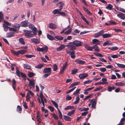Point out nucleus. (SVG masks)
Returning a JSON list of instances; mask_svg holds the SVG:
<instances>
[{"mask_svg":"<svg viewBox=\"0 0 125 125\" xmlns=\"http://www.w3.org/2000/svg\"><path fill=\"white\" fill-rule=\"evenodd\" d=\"M23 31L25 33V35L27 38L33 37L32 34L31 33L32 32V31L25 30H23Z\"/></svg>","mask_w":125,"mask_h":125,"instance_id":"f257e3e1","label":"nucleus"},{"mask_svg":"<svg viewBox=\"0 0 125 125\" xmlns=\"http://www.w3.org/2000/svg\"><path fill=\"white\" fill-rule=\"evenodd\" d=\"M16 73L19 77L21 76L22 78H25L26 77V74L21 72H20L19 70H18L17 68H16Z\"/></svg>","mask_w":125,"mask_h":125,"instance_id":"f03ea898","label":"nucleus"},{"mask_svg":"<svg viewBox=\"0 0 125 125\" xmlns=\"http://www.w3.org/2000/svg\"><path fill=\"white\" fill-rule=\"evenodd\" d=\"M66 46L68 48H69L70 50H74L76 49V48L73 42H70L68 43V45H66Z\"/></svg>","mask_w":125,"mask_h":125,"instance_id":"7ed1b4c3","label":"nucleus"},{"mask_svg":"<svg viewBox=\"0 0 125 125\" xmlns=\"http://www.w3.org/2000/svg\"><path fill=\"white\" fill-rule=\"evenodd\" d=\"M73 42V43L74 44L75 47H79L82 46L83 44L82 42L78 41H74Z\"/></svg>","mask_w":125,"mask_h":125,"instance_id":"20e7f679","label":"nucleus"},{"mask_svg":"<svg viewBox=\"0 0 125 125\" xmlns=\"http://www.w3.org/2000/svg\"><path fill=\"white\" fill-rule=\"evenodd\" d=\"M88 76V74L87 73H84L80 74L79 77L80 79H83L87 77Z\"/></svg>","mask_w":125,"mask_h":125,"instance_id":"39448f33","label":"nucleus"},{"mask_svg":"<svg viewBox=\"0 0 125 125\" xmlns=\"http://www.w3.org/2000/svg\"><path fill=\"white\" fill-rule=\"evenodd\" d=\"M104 33V30H102L100 31L95 33L94 35V38H97L100 36H102V35L103 34V33Z\"/></svg>","mask_w":125,"mask_h":125,"instance_id":"423d86ee","label":"nucleus"},{"mask_svg":"<svg viewBox=\"0 0 125 125\" xmlns=\"http://www.w3.org/2000/svg\"><path fill=\"white\" fill-rule=\"evenodd\" d=\"M29 23L28 22L26 21H22L21 22L20 25L22 27H27Z\"/></svg>","mask_w":125,"mask_h":125,"instance_id":"0eeeda50","label":"nucleus"},{"mask_svg":"<svg viewBox=\"0 0 125 125\" xmlns=\"http://www.w3.org/2000/svg\"><path fill=\"white\" fill-rule=\"evenodd\" d=\"M51 68L50 67H48L44 68L43 70V72L44 73H50L51 74Z\"/></svg>","mask_w":125,"mask_h":125,"instance_id":"6e6552de","label":"nucleus"},{"mask_svg":"<svg viewBox=\"0 0 125 125\" xmlns=\"http://www.w3.org/2000/svg\"><path fill=\"white\" fill-rule=\"evenodd\" d=\"M112 35L109 33H103L102 36L103 38H108L111 37H112Z\"/></svg>","mask_w":125,"mask_h":125,"instance_id":"1a4fd4ad","label":"nucleus"},{"mask_svg":"<svg viewBox=\"0 0 125 125\" xmlns=\"http://www.w3.org/2000/svg\"><path fill=\"white\" fill-rule=\"evenodd\" d=\"M124 15L125 14H124L120 12L117 14V16L119 18L124 20L125 18V16Z\"/></svg>","mask_w":125,"mask_h":125,"instance_id":"9d476101","label":"nucleus"},{"mask_svg":"<svg viewBox=\"0 0 125 125\" xmlns=\"http://www.w3.org/2000/svg\"><path fill=\"white\" fill-rule=\"evenodd\" d=\"M67 65V62H66L65 64L63 65L62 67V69L61 70L59 73V74H61L64 72Z\"/></svg>","mask_w":125,"mask_h":125,"instance_id":"9b49d317","label":"nucleus"},{"mask_svg":"<svg viewBox=\"0 0 125 125\" xmlns=\"http://www.w3.org/2000/svg\"><path fill=\"white\" fill-rule=\"evenodd\" d=\"M6 37L7 38H10L15 36V33L10 32L7 33Z\"/></svg>","mask_w":125,"mask_h":125,"instance_id":"f8f14e48","label":"nucleus"},{"mask_svg":"<svg viewBox=\"0 0 125 125\" xmlns=\"http://www.w3.org/2000/svg\"><path fill=\"white\" fill-rule=\"evenodd\" d=\"M49 27L52 29H55L56 28V25L54 24L51 23L49 24Z\"/></svg>","mask_w":125,"mask_h":125,"instance_id":"ddd939ff","label":"nucleus"},{"mask_svg":"<svg viewBox=\"0 0 125 125\" xmlns=\"http://www.w3.org/2000/svg\"><path fill=\"white\" fill-rule=\"evenodd\" d=\"M31 41L33 43L36 44L40 43V42L39 40L37 39L32 38L31 39Z\"/></svg>","mask_w":125,"mask_h":125,"instance_id":"4468645a","label":"nucleus"},{"mask_svg":"<svg viewBox=\"0 0 125 125\" xmlns=\"http://www.w3.org/2000/svg\"><path fill=\"white\" fill-rule=\"evenodd\" d=\"M35 81L34 80H32L31 82H29V85L32 86L33 88H35Z\"/></svg>","mask_w":125,"mask_h":125,"instance_id":"2eb2a0df","label":"nucleus"},{"mask_svg":"<svg viewBox=\"0 0 125 125\" xmlns=\"http://www.w3.org/2000/svg\"><path fill=\"white\" fill-rule=\"evenodd\" d=\"M92 44L99 45L100 42L99 40L96 39H94L92 40Z\"/></svg>","mask_w":125,"mask_h":125,"instance_id":"dca6fc26","label":"nucleus"},{"mask_svg":"<svg viewBox=\"0 0 125 125\" xmlns=\"http://www.w3.org/2000/svg\"><path fill=\"white\" fill-rule=\"evenodd\" d=\"M75 62H76L78 64H84L85 62L83 61L79 60L78 59L75 61Z\"/></svg>","mask_w":125,"mask_h":125,"instance_id":"f3484780","label":"nucleus"},{"mask_svg":"<svg viewBox=\"0 0 125 125\" xmlns=\"http://www.w3.org/2000/svg\"><path fill=\"white\" fill-rule=\"evenodd\" d=\"M23 66L25 69H30L31 68V66L28 64H23Z\"/></svg>","mask_w":125,"mask_h":125,"instance_id":"a211bd4d","label":"nucleus"},{"mask_svg":"<svg viewBox=\"0 0 125 125\" xmlns=\"http://www.w3.org/2000/svg\"><path fill=\"white\" fill-rule=\"evenodd\" d=\"M63 118L66 121H70L71 120V118L70 117L67 115H64L63 116Z\"/></svg>","mask_w":125,"mask_h":125,"instance_id":"6ab92c4d","label":"nucleus"},{"mask_svg":"<svg viewBox=\"0 0 125 125\" xmlns=\"http://www.w3.org/2000/svg\"><path fill=\"white\" fill-rule=\"evenodd\" d=\"M65 47V46L64 45H62L57 48V51H60L62 49H64Z\"/></svg>","mask_w":125,"mask_h":125,"instance_id":"aec40b11","label":"nucleus"},{"mask_svg":"<svg viewBox=\"0 0 125 125\" xmlns=\"http://www.w3.org/2000/svg\"><path fill=\"white\" fill-rule=\"evenodd\" d=\"M93 50L94 49L95 51L99 52V47L96 45H94L92 46Z\"/></svg>","mask_w":125,"mask_h":125,"instance_id":"412c9836","label":"nucleus"},{"mask_svg":"<svg viewBox=\"0 0 125 125\" xmlns=\"http://www.w3.org/2000/svg\"><path fill=\"white\" fill-rule=\"evenodd\" d=\"M113 6L111 4H109L106 7V8L108 10H112Z\"/></svg>","mask_w":125,"mask_h":125,"instance_id":"4be33fe9","label":"nucleus"},{"mask_svg":"<svg viewBox=\"0 0 125 125\" xmlns=\"http://www.w3.org/2000/svg\"><path fill=\"white\" fill-rule=\"evenodd\" d=\"M47 37L49 40L51 41H53L55 40L54 37L52 36L49 34H48L47 35Z\"/></svg>","mask_w":125,"mask_h":125,"instance_id":"5701e85b","label":"nucleus"},{"mask_svg":"<svg viewBox=\"0 0 125 125\" xmlns=\"http://www.w3.org/2000/svg\"><path fill=\"white\" fill-rule=\"evenodd\" d=\"M115 87L114 86H108L107 88L108 91L110 92H111L112 90H114Z\"/></svg>","mask_w":125,"mask_h":125,"instance_id":"b1692460","label":"nucleus"},{"mask_svg":"<svg viewBox=\"0 0 125 125\" xmlns=\"http://www.w3.org/2000/svg\"><path fill=\"white\" fill-rule=\"evenodd\" d=\"M59 4L60 5L59 7V11H61L62 8L63 6L64 5V3L62 1L59 2Z\"/></svg>","mask_w":125,"mask_h":125,"instance_id":"393cba45","label":"nucleus"},{"mask_svg":"<svg viewBox=\"0 0 125 125\" xmlns=\"http://www.w3.org/2000/svg\"><path fill=\"white\" fill-rule=\"evenodd\" d=\"M85 48L88 51H93L92 47H91L87 45H86L85 46Z\"/></svg>","mask_w":125,"mask_h":125,"instance_id":"a878e982","label":"nucleus"},{"mask_svg":"<svg viewBox=\"0 0 125 125\" xmlns=\"http://www.w3.org/2000/svg\"><path fill=\"white\" fill-rule=\"evenodd\" d=\"M115 84L116 86H124L125 84L122 82H120L116 83Z\"/></svg>","mask_w":125,"mask_h":125,"instance_id":"bb28decb","label":"nucleus"},{"mask_svg":"<svg viewBox=\"0 0 125 125\" xmlns=\"http://www.w3.org/2000/svg\"><path fill=\"white\" fill-rule=\"evenodd\" d=\"M19 40L20 43L23 45H24L25 44V42L23 38H19Z\"/></svg>","mask_w":125,"mask_h":125,"instance_id":"cd10ccee","label":"nucleus"},{"mask_svg":"<svg viewBox=\"0 0 125 125\" xmlns=\"http://www.w3.org/2000/svg\"><path fill=\"white\" fill-rule=\"evenodd\" d=\"M89 110V108H85L84 107H83V108H80L79 109V110L81 111H87Z\"/></svg>","mask_w":125,"mask_h":125,"instance_id":"c85d7f7f","label":"nucleus"},{"mask_svg":"<svg viewBox=\"0 0 125 125\" xmlns=\"http://www.w3.org/2000/svg\"><path fill=\"white\" fill-rule=\"evenodd\" d=\"M75 52V51L74 50H73L71 52L70 54L72 58H75V56L74 55Z\"/></svg>","mask_w":125,"mask_h":125,"instance_id":"c756f323","label":"nucleus"},{"mask_svg":"<svg viewBox=\"0 0 125 125\" xmlns=\"http://www.w3.org/2000/svg\"><path fill=\"white\" fill-rule=\"evenodd\" d=\"M55 38L61 41L62 40L63 38V37L60 36H55Z\"/></svg>","mask_w":125,"mask_h":125,"instance_id":"7c9ffc66","label":"nucleus"},{"mask_svg":"<svg viewBox=\"0 0 125 125\" xmlns=\"http://www.w3.org/2000/svg\"><path fill=\"white\" fill-rule=\"evenodd\" d=\"M37 29L36 28H34L33 29L32 32L33 33V36L37 34Z\"/></svg>","mask_w":125,"mask_h":125,"instance_id":"2f4dec72","label":"nucleus"},{"mask_svg":"<svg viewBox=\"0 0 125 125\" xmlns=\"http://www.w3.org/2000/svg\"><path fill=\"white\" fill-rule=\"evenodd\" d=\"M36 118L37 121L39 122V123H40L41 122V119H40L39 115V113L37 114V115L36 116Z\"/></svg>","mask_w":125,"mask_h":125,"instance_id":"473e14b6","label":"nucleus"},{"mask_svg":"<svg viewBox=\"0 0 125 125\" xmlns=\"http://www.w3.org/2000/svg\"><path fill=\"white\" fill-rule=\"evenodd\" d=\"M80 99V98L79 97V96L78 95L76 97V100L74 103V104H76L78 103L79 102Z\"/></svg>","mask_w":125,"mask_h":125,"instance_id":"72a5a7b5","label":"nucleus"},{"mask_svg":"<svg viewBox=\"0 0 125 125\" xmlns=\"http://www.w3.org/2000/svg\"><path fill=\"white\" fill-rule=\"evenodd\" d=\"M117 65L120 68H125V65L124 64H121L120 63H117Z\"/></svg>","mask_w":125,"mask_h":125,"instance_id":"f704fd0d","label":"nucleus"},{"mask_svg":"<svg viewBox=\"0 0 125 125\" xmlns=\"http://www.w3.org/2000/svg\"><path fill=\"white\" fill-rule=\"evenodd\" d=\"M11 52L12 53H13L14 55L18 56L19 54V51H18L17 52L14 51L12 50H11Z\"/></svg>","mask_w":125,"mask_h":125,"instance_id":"c9c22d12","label":"nucleus"},{"mask_svg":"<svg viewBox=\"0 0 125 125\" xmlns=\"http://www.w3.org/2000/svg\"><path fill=\"white\" fill-rule=\"evenodd\" d=\"M22 110V109L21 107L19 105H18L17 106V111L19 113H21Z\"/></svg>","mask_w":125,"mask_h":125,"instance_id":"e433bc0d","label":"nucleus"},{"mask_svg":"<svg viewBox=\"0 0 125 125\" xmlns=\"http://www.w3.org/2000/svg\"><path fill=\"white\" fill-rule=\"evenodd\" d=\"M13 26L15 28H17L18 29H19L20 27L19 25L17 23L14 24L13 25Z\"/></svg>","mask_w":125,"mask_h":125,"instance_id":"4c0bfd02","label":"nucleus"},{"mask_svg":"<svg viewBox=\"0 0 125 125\" xmlns=\"http://www.w3.org/2000/svg\"><path fill=\"white\" fill-rule=\"evenodd\" d=\"M51 101L53 104L55 106V107L56 108H58V105L57 103L54 101L52 100H51Z\"/></svg>","mask_w":125,"mask_h":125,"instance_id":"58836bf2","label":"nucleus"},{"mask_svg":"<svg viewBox=\"0 0 125 125\" xmlns=\"http://www.w3.org/2000/svg\"><path fill=\"white\" fill-rule=\"evenodd\" d=\"M35 74L33 73L29 72L28 76L29 77H32Z\"/></svg>","mask_w":125,"mask_h":125,"instance_id":"ea45409f","label":"nucleus"},{"mask_svg":"<svg viewBox=\"0 0 125 125\" xmlns=\"http://www.w3.org/2000/svg\"><path fill=\"white\" fill-rule=\"evenodd\" d=\"M75 111V110H72L71 111L69 112L68 113L67 115L70 116H71L74 114Z\"/></svg>","mask_w":125,"mask_h":125,"instance_id":"a19ab883","label":"nucleus"},{"mask_svg":"<svg viewBox=\"0 0 125 125\" xmlns=\"http://www.w3.org/2000/svg\"><path fill=\"white\" fill-rule=\"evenodd\" d=\"M81 90V89L80 88L76 90L75 92H74L73 93V95H75L76 94H77L79 93V92L80 90Z\"/></svg>","mask_w":125,"mask_h":125,"instance_id":"79ce46f5","label":"nucleus"},{"mask_svg":"<svg viewBox=\"0 0 125 125\" xmlns=\"http://www.w3.org/2000/svg\"><path fill=\"white\" fill-rule=\"evenodd\" d=\"M59 11H59V9H56L54 10L53 11L52 13L54 14H56L57 13L59 14L58 12H60Z\"/></svg>","mask_w":125,"mask_h":125,"instance_id":"37998d69","label":"nucleus"},{"mask_svg":"<svg viewBox=\"0 0 125 125\" xmlns=\"http://www.w3.org/2000/svg\"><path fill=\"white\" fill-rule=\"evenodd\" d=\"M52 115L54 119L55 120H57L58 118V116L55 114H52Z\"/></svg>","mask_w":125,"mask_h":125,"instance_id":"c03bdc74","label":"nucleus"},{"mask_svg":"<svg viewBox=\"0 0 125 125\" xmlns=\"http://www.w3.org/2000/svg\"><path fill=\"white\" fill-rule=\"evenodd\" d=\"M26 98V100L27 102H28V101L30 99V95L29 94V93L28 92L27 93Z\"/></svg>","mask_w":125,"mask_h":125,"instance_id":"a18cd8bd","label":"nucleus"},{"mask_svg":"<svg viewBox=\"0 0 125 125\" xmlns=\"http://www.w3.org/2000/svg\"><path fill=\"white\" fill-rule=\"evenodd\" d=\"M78 71L77 69H74L72 71L71 74H75Z\"/></svg>","mask_w":125,"mask_h":125,"instance_id":"49530a36","label":"nucleus"},{"mask_svg":"<svg viewBox=\"0 0 125 125\" xmlns=\"http://www.w3.org/2000/svg\"><path fill=\"white\" fill-rule=\"evenodd\" d=\"M94 54L97 56L100 57H103V55L100 53H94Z\"/></svg>","mask_w":125,"mask_h":125,"instance_id":"de8ad7c7","label":"nucleus"},{"mask_svg":"<svg viewBox=\"0 0 125 125\" xmlns=\"http://www.w3.org/2000/svg\"><path fill=\"white\" fill-rule=\"evenodd\" d=\"M74 108L73 106H67L66 108H64L65 110H68L70 109H71Z\"/></svg>","mask_w":125,"mask_h":125,"instance_id":"09e8293b","label":"nucleus"},{"mask_svg":"<svg viewBox=\"0 0 125 125\" xmlns=\"http://www.w3.org/2000/svg\"><path fill=\"white\" fill-rule=\"evenodd\" d=\"M19 54H23L25 53L26 51V50H19Z\"/></svg>","mask_w":125,"mask_h":125,"instance_id":"8fccbe9b","label":"nucleus"},{"mask_svg":"<svg viewBox=\"0 0 125 125\" xmlns=\"http://www.w3.org/2000/svg\"><path fill=\"white\" fill-rule=\"evenodd\" d=\"M102 80L103 82L104 83V84H107L108 83L106 81H107V79L106 78H103L102 79Z\"/></svg>","mask_w":125,"mask_h":125,"instance_id":"3c124183","label":"nucleus"},{"mask_svg":"<svg viewBox=\"0 0 125 125\" xmlns=\"http://www.w3.org/2000/svg\"><path fill=\"white\" fill-rule=\"evenodd\" d=\"M108 49L111 50H117L118 49V48L117 47H112L111 48H109Z\"/></svg>","mask_w":125,"mask_h":125,"instance_id":"603ef678","label":"nucleus"},{"mask_svg":"<svg viewBox=\"0 0 125 125\" xmlns=\"http://www.w3.org/2000/svg\"><path fill=\"white\" fill-rule=\"evenodd\" d=\"M53 70L54 71H56L58 69L57 65L55 64H54L53 65Z\"/></svg>","mask_w":125,"mask_h":125,"instance_id":"864d4df0","label":"nucleus"},{"mask_svg":"<svg viewBox=\"0 0 125 125\" xmlns=\"http://www.w3.org/2000/svg\"><path fill=\"white\" fill-rule=\"evenodd\" d=\"M72 30V29H69L67 31L64 32V33L66 34H69L71 32Z\"/></svg>","mask_w":125,"mask_h":125,"instance_id":"5fc2aeb1","label":"nucleus"},{"mask_svg":"<svg viewBox=\"0 0 125 125\" xmlns=\"http://www.w3.org/2000/svg\"><path fill=\"white\" fill-rule=\"evenodd\" d=\"M93 81L92 80H88L85 81L83 82L84 84H90Z\"/></svg>","mask_w":125,"mask_h":125,"instance_id":"6e6d98bb","label":"nucleus"},{"mask_svg":"<svg viewBox=\"0 0 125 125\" xmlns=\"http://www.w3.org/2000/svg\"><path fill=\"white\" fill-rule=\"evenodd\" d=\"M43 65L42 64H39L35 66V68L38 69H41L43 66Z\"/></svg>","mask_w":125,"mask_h":125,"instance_id":"4d7b16f0","label":"nucleus"},{"mask_svg":"<svg viewBox=\"0 0 125 125\" xmlns=\"http://www.w3.org/2000/svg\"><path fill=\"white\" fill-rule=\"evenodd\" d=\"M39 52H42L44 51V49L43 48H40L38 47L36 49Z\"/></svg>","mask_w":125,"mask_h":125,"instance_id":"13d9d810","label":"nucleus"},{"mask_svg":"<svg viewBox=\"0 0 125 125\" xmlns=\"http://www.w3.org/2000/svg\"><path fill=\"white\" fill-rule=\"evenodd\" d=\"M76 88V87H74L73 88L70 90L66 92V94H68L70 93L71 92L73 91L75 89V88Z\"/></svg>","mask_w":125,"mask_h":125,"instance_id":"bf43d9fd","label":"nucleus"},{"mask_svg":"<svg viewBox=\"0 0 125 125\" xmlns=\"http://www.w3.org/2000/svg\"><path fill=\"white\" fill-rule=\"evenodd\" d=\"M116 9L118 10L123 12L125 13V10L124 9L119 7L116 8Z\"/></svg>","mask_w":125,"mask_h":125,"instance_id":"052dcab7","label":"nucleus"},{"mask_svg":"<svg viewBox=\"0 0 125 125\" xmlns=\"http://www.w3.org/2000/svg\"><path fill=\"white\" fill-rule=\"evenodd\" d=\"M29 28L31 29V30H33V29L34 28H36L35 27H34V25L31 24H30L29 25Z\"/></svg>","mask_w":125,"mask_h":125,"instance_id":"680f3d73","label":"nucleus"},{"mask_svg":"<svg viewBox=\"0 0 125 125\" xmlns=\"http://www.w3.org/2000/svg\"><path fill=\"white\" fill-rule=\"evenodd\" d=\"M102 88L103 87L102 86H101L100 87L97 88L94 90V91L95 92L96 91H99L100 89H102Z\"/></svg>","mask_w":125,"mask_h":125,"instance_id":"e2e57ef3","label":"nucleus"},{"mask_svg":"<svg viewBox=\"0 0 125 125\" xmlns=\"http://www.w3.org/2000/svg\"><path fill=\"white\" fill-rule=\"evenodd\" d=\"M25 56L27 58H30L33 57H34L35 56L32 55H25Z\"/></svg>","mask_w":125,"mask_h":125,"instance_id":"0e129e2a","label":"nucleus"},{"mask_svg":"<svg viewBox=\"0 0 125 125\" xmlns=\"http://www.w3.org/2000/svg\"><path fill=\"white\" fill-rule=\"evenodd\" d=\"M9 30L10 31H13L14 32H17V30L16 29L14 28H12L11 27H9Z\"/></svg>","mask_w":125,"mask_h":125,"instance_id":"69168bd1","label":"nucleus"},{"mask_svg":"<svg viewBox=\"0 0 125 125\" xmlns=\"http://www.w3.org/2000/svg\"><path fill=\"white\" fill-rule=\"evenodd\" d=\"M59 14L61 15L62 16H66V15L65 12L61 11L59 12Z\"/></svg>","mask_w":125,"mask_h":125,"instance_id":"338daca9","label":"nucleus"},{"mask_svg":"<svg viewBox=\"0 0 125 125\" xmlns=\"http://www.w3.org/2000/svg\"><path fill=\"white\" fill-rule=\"evenodd\" d=\"M48 108L49 109L51 112H53L54 111V108L51 106H49Z\"/></svg>","mask_w":125,"mask_h":125,"instance_id":"774afa93","label":"nucleus"}]
</instances>
